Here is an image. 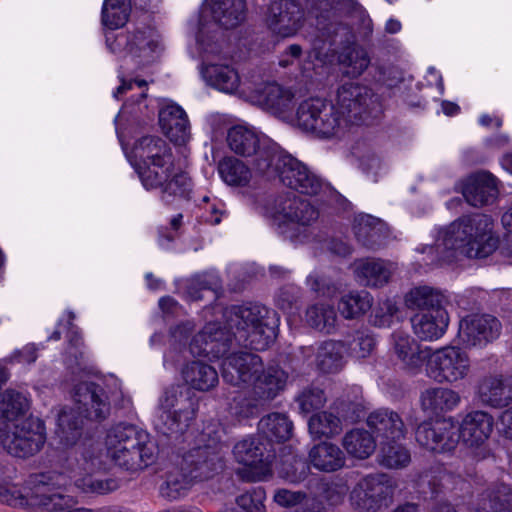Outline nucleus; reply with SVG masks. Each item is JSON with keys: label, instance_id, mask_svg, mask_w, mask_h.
I'll return each instance as SVG.
<instances>
[{"label": "nucleus", "instance_id": "f257e3e1", "mask_svg": "<svg viewBox=\"0 0 512 512\" xmlns=\"http://www.w3.org/2000/svg\"><path fill=\"white\" fill-rule=\"evenodd\" d=\"M225 326L209 322L190 343L193 355L222 357L228 351L232 337L246 342L254 350H265L277 336V313L259 303L230 306L222 311Z\"/></svg>", "mask_w": 512, "mask_h": 512}, {"label": "nucleus", "instance_id": "f03ea898", "mask_svg": "<svg viewBox=\"0 0 512 512\" xmlns=\"http://www.w3.org/2000/svg\"><path fill=\"white\" fill-rule=\"evenodd\" d=\"M133 165L147 189H160L162 200L188 198L192 180L187 172L176 168L168 142L158 135H145L135 140L131 151Z\"/></svg>", "mask_w": 512, "mask_h": 512}, {"label": "nucleus", "instance_id": "7ed1b4c3", "mask_svg": "<svg viewBox=\"0 0 512 512\" xmlns=\"http://www.w3.org/2000/svg\"><path fill=\"white\" fill-rule=\"evenodd\" d=\"M499 237L493 234V221L481 213L464 215L452 222L438 240L439 261H451L456 251L469 258H485L499 248Z\"/></svg>", "mask_w": 512, "mask_h": 512}, {"label": "nucleus", "instance_id": "20e7f679", "mask_svg": "<svg viewBox=\"0 0 512 512\" xmlns=\"http://www.w3.org/2000/svg\"><path fill=\"white\" fill-rule=\"evenodd\" d=\"M220 435L207 427L200 435L198 445L188 451L182 458L180 469L170 471L165 484L161 487V495L169 500L184 496L194 481L210 478L213 473L223 467L220 454Z\"/></svg>", "mask_w": 512, "mask_h": 512}, {"label": "nucleus", "instance_id": "39448f33", "mask_svg": "<svg viewBox=\"0 0 512 512\" xmlns=\"http://www.w3.org/2000/svg\"><path fill=\"white\" fill-rule=\"evenodd\" d=\"M106 456L125 470L138 471L153 464L156 443L150 434L132 424L120 423L109 429L105 438Z\"/></svg>", "mask_w": 512, "mask_h": 512}, {"label": "nucleus", "instance_id": "423d86ee", "mask_svg": "<svg viewBox=\"0 0 512 512\" xmlns=\"http://www.w3.org/2000/svg\"><path fill=\"white\" fill-rule=\"evenodd\" d=\"M75 409L62 410L58 416L57 434L65 445L74 444L81 435L83 417L101 421L110 414V402L104 389L94 382L79 383L74 390Z\"/></svg>", "mask_w": 512, "mask_h": 512}, {"label": "nucleus", "instance_id": "0eeeda50", "mask_svg": "<svg viewBox=\"0 0 512 512\" xmlns=\"http://www.w3.org/2000/svg\"><path fill=\"white\" fill-rule=\"evenodd\" d=\"M197 411L198 400L189 388L180 384L170 385L159 398L155 427L164 435L183 434L195 419Z\"/></svg>", "mask_w": 512, "mask_h": 512}, {"label": "nucleus", "instance_id": "6e6552de", "mask_svg": "<svg viewBox=\"0 0 512 512\" xmlns=\"http://www.w3.org/2000/svg\"><path fill=\"white\" fill-rule=\"evenodd\" d=\"M296 124L306 132L321 138L343 136L349 128V119L336 106L323 98L303 100L296 110Z\"/></svg>", "mask_w": 512, "mask_h": 512}, {"label": "nucleus", "instance_id": "1a4fd4ad", "mask_svg": "<svg viewBox=\"0 0 512 512\" xmlns=\"http://www.w3.org/2000/svg\"><path fill=\"white\" fill-rule=\"evenodd\" d=\"M263 157H272L270 169L262 175L271 179L278 177L287 187L306 195H316L322 188L321 180L311 172L308 167L285 153L280 148L278 150H264Z\"/></svg>", "mask_w": 512, "mask_h": 512}, {"label": "nucleus", "instance_id": "9d476101", "mask_svg": "<svg viewBox=\"0 0 512 512\" xmlns=\"http://www.w3.org/2000/svg\"><path fill=\"white\" fill-rule=\"evenodd\" d=\"M470 373V357L457 346L430 351L425 365L426 376L437 384H456L467 379Z\"/></svg>", "mask_w": 512, "mask_h": 512}, {"label": "nucleus", "instance_id": "9b49d317", "mask_svg": "<svg viewBox=\"0 0 512 512\" xmlns=\"http://www.w3.org/2000/svg\"><path fill=\"white\" fill-rule=\"evenodd\" d=\"M275 219L282 220L280 233L293 242H305L309 238L308 227L319 216L317 209L306 199L295 195L280 198Z\"/></svg>", "mask_w": 512, "mask_h": 512}, {"label": "nucleus", "instance_id": "f8f14e48", "mask_svg": "<svg viewBox=\"0 0 512 512\" xmlns=\"http://www.w3.org/2000/svg\"><path fill=\"white\" fill-rule=\"evenodd\" d=\"M395 489L396 482L388 474H369L353 488L350 501L357 510L376 512L389 504Z\"/></svg>", "mask_w": 512, "mask_h": 512}, {"label": "nucleus", "instance_id": "ddd939ff", "mask_svg": "<svg viewBox=\"0 0 512 512\" xmlns=\"http://www.w3.org/2000/svg\"><path fill=\"white\" fill-rule=\"evenodd\" d=\"M336 108L349 119V126L366 122L368 118L380 111L377 96L370 88L358 83H345L337 89Z\"/></svg>", "mask_w": 512, "mask_h": 512}, {"label": "nucleus", "instance_id": "4468645a", "mask_svg": "<svg viewBox=\"0 0 512 512\" xmlns=\"http://www.w3.org/2000/svg\"><path fill=\"white\" fill-rule=\"evenodd\" d=\"M227 143L231 151L242 157H251L253 169L260 175L270 169L272 157H263L264 150H278L279 146L266 139H261L251 128L236 125L228 130Z\"/></svg>", "mask_w": 512, "mask_h": 512}, {"label": "nucleus", "instance_id": "2eb2a0df", "mask_svg": "<svg viewBox=\"0 0 512 512\" xmlns=\"http://www.w3.org/2000/svg\"><path fill=\"white\" fill-rule=\"evenodd\" d=\"M45 440L44 423L38 418L29 417L14 424L3 435L1 443L9 454L25 458L40 451Z\"/></svg>", "mask_w": 512, "mask_h": 512}, {"label": "nucleus", "instance_id": "dca6fc26", "mask_svg": "<svg viewBox=\"0 0 512 512\" xmlns=\"http://www.w3.org/2000/svg\"><path fill=\"white\" fill-rule=\"evenodd\" d=\"M117 47H123L126 54L138 66H146L160 56L162 51L160 35L150 26H137L117 36Z\"/></svg>", "mask_w": 512, "mask_h": 512}, {"label": "nucleus", "instance_id": "f3484780", "mask_svg": "<svg viewBox=\"0 0 512 512\" xmlns=\"http://www.w3.org/2000/svg\"><path fill=\"white\" fill-rule=\"evenodd\" d=\"M65 485L66 478L60 473L41 474L32 493V503L48 512H91L75 508L76 500L61 491Z\"/></svg>", "mask_w": 512, "mask_h": 512}, {"label": "nucleus", "instance_id": "a211bd4d", "mask_svg": "<svg viewBox=\"0 0 512 512\" xmlns=\"http://www.w3.org/2000/svg\"><path fill=\"white\" fill-rule=\"evenodd\" d=\"M305 11L294 0L272 1L265 12V24L276 38L285 39L295 36L303 27Z\"/></svg>", "mask_w": 512, "mask_h": 512}, {"label": "nucleus", "instance_id": "6ab92c4d", "mask_svg": "<svg viewBox=\"0 0 512 512\" xmlns=\"http://www.w3.org/2000/svg\"><path fill=\"white\" fill-rule=\"evenodd\" d=\"M417 443L423 448L435 452L453 451L459 441V429L453 417L421 423L415 432Z\"/></svg>", "mask_w": 512, "mask_h": 512}, {"label": "nucleus", "instance_id": "aec40b11", "mask_svg": "<svg viewBox=\"0 0 512 512\" xmlns=\"http://www.w3.org/2000/svg\"><path fill=\"white\" fill-rule=\"evenodd\" d=\"M500 321L488 314H473L459 323L458 336L466 347H483L497 339L501 333Z\"/></svg>", "mask_w": 512, "mask_h": 512}, {"label": "nucleus", "instance_id": "412c9836", "mask_svg": "<svg viewBox=\"0 0 512 512\" xmlns=\"http://www.w3.org/2000/svg\"><path fill=\"white\" fill-rule=\"evenodd\" d=\"M262 362L260 356L251 352L232 353L222 362L223 380L234 387L248 388L256 373L262 371Z\"/></svg>", "mask_w": 512, "mask_h": 512}, {"label": "nucleus", "instance_id": "4be33fe9", "mask_svg": "<svg viewBox=\"0 0 512 512\" xmlns=\"http://www.w3.org/2000/svg\"><path fill=\"white\" fill-rule=\"evenodd\" d=\"M266 444L257 437H247L234 445L233 454L235 459L251 468L255 469V476L252 481L263 480L271 473L268 461L264 459Z\"/></svg>", "mask_w": 512, "mask_h": 512}, {"label": "nucleus", "instance_id": "5701e85b", "mask_svg": "<svg viewBox=\"0 0 512 512\" xmlns=\"http://www.w3.org/2000/svg\"><path fill=\"white\" fill-rule=\"evenodd\" d=\"M288 374L279 366H269L256 373L251 384L250 394L259 402H269L285 389Z\"/></svg>", "mask_w": 512, "mask_h": 512}, {"label": "nucleus", "instance_id": "b1692460", "mask_svg": "<svg viewBox=\"0 0 512 512\" xmlns=\"http://www.w3.org/2000/svg\"><path fill=\"white\" fill-rule=\"evenodd\" d=\"M494 425L493 417L484 411L467 413L458 426L460 439L468 447H480L489 438Z\"/></svg>", "mask_w": 512, "mask_h": 512}, {"label": "nucleus", "instance_id": "393cba45", "mask_svg": "<svg viewBox=\"0 0 512 512\" xmlns=\"http://www.w3.org/2000/svg\"><path fill=\"white\" fill-rule=\"evenodd\" d=\"M392 341L393 351L405 369L418 372L423 363L427 362L431 349L423 347L409 334L396 331L392 335Z\"/></svg>", "mask_w": 512, "mask_h": 512}, {"label": "nucleus", "instance_id": "a878e982", "mask_svg": "<svg viewBox=\"0 0 512 512\" xmlns=\"http://www.w3.org/2000/svg\"><path fill=\"white\" fill-rule=\"evenodd\" d=\"M497 179L489 172L469 176L462 188L465 200L474 207L492 203L498 195Z\"/></svg>", "mask_w": 512, "mask_h": 512}, {"label": "nucleus", "instance_id": "bb28decb", "mask_svg": "<svg viewBox=\"0 0 512 512\" xmlns=\"http://www.w3.org/2000/svg\"><path fill=\"white\" fill-rule=\"evenodd\" d=\"M461 403L458 391L443 386L429 387L421 392L420 407L430 416H442L454 411Z\"/></svg>", "mask_w": 512, "mask_h": 512}, {"label": "nucleus", "instance_id": "cd10ccee", "mask_svg": "<svg viewBox=\"0 0 512 512\" xmlns=\"http://www.w3.org/2000/svg\"><path fill=\"white\" fill-rule=\"evenodd\" d=\"M367 425L374 431L380 442L401 440L406 434L401 416L388 408H380L370 413L367 417Z\"/></svg>", "mask_w": 512, "mask_h": 512}, {"label": "nucleus", "instance_id": "c85d7f7f", "mask_svg": "<svg viewBox=\"0 0 512 512\" xmlns=\"http://www.w3.org/2000/svg\"><path fill=\"white\" fill-rule=\"evenodd\" d=\"M159 124L171 142L182 145L190 139V124L186 112L177 104H169L159 111Z\"/></svg>", "mask_w": 512, "mask_h": 512}, {"label": "nucleus", "instance_id": "c756f323", "mask_svg": "<svg viewBox=\"0 0 512 512\" xmlns=\"http://www.w3.org/2000/svg\"><path fill=\"white\" fill-rule=\"evenodd\" d=\"M477 396L484 405L506 407L512 402V379L502 376L484 377L478 384Z\"/></svg>", "mask_w": 512, "mask_h": 512}, {"label": "nucleus", "instance_id": "7c9ffc66", "mask_svg": "<svg viewBox=\"0 0 512 512\" xmlns=\"http://www.w3.org/2000/svg\"><path fill=\"white\" fill-rule=\"evenodd\" d=\"M411 321L414 333L420 339L433 341L444 335L449 317L444 308H436L415 315Z\"/></svg>", "mask_w": 512, "mask_h": 512}, {"label": "nucleus", "instance_id": "2f4dec72", "mask_svg": "<svg viewBox=\"0 0 512 512\" xmlns=\"http://www.w3.org/2000/svg\"><path fill=\"white\" fill-rule=\"evenodd\" d=\"M181 376L191 391L208 392L219 383L217 370L200 360L186 363L181 369Z\"/></svg>", "mask_w": 512, "mask_h": 512}, {"label": "nucleus", "instance_id": "473e14b6", "mask_svg": "<svg viewBox=\"0 0 512 512\" xmlns=\"http://www.w3.org/2000/svg\"><path fill=\"white\" fill-rule=\"evenodd\" d=\"M309 461L319 471L335 472L344 467L346 457L339 446L323 441L310 449Z\"/></svg>", "mask_w": 512, "mask_h": 512}, {"label": "nucleus", "instance_id": "72a5a7b5", "mask_svg": "<svg viewBox=\"0 0 512 512\" xmlns=\"http://www.w3.org/2000/svg\"><path fill=\"white\" fill-rule=\"evenodd\" d=\"M256 93L258 101L275 113H284L293 107V92L275 82L262 84Z\"/></svg>", "mask_w": 512, "mask_h": 512}, {"label": "nucleus", "instance_id": "f704fd0d", "mask_svg": "<svg viewBox=\"0 0 512 512\" xmlns=\"http://www.w3.org/2000/svg\"><path fill=\"white\" fill-rule=\"evenodd\" d=\"M211 13L214 21L225 29L242 23L246 16L244 0H210Z\"/></svg>", "mask_w": 512, "mask_h": 512}, {"label": "nucleus", "instance_id": "c9c22d12", "mask_svg": "<svg viewBox=\"0 0 512 512\" xmlns=\"http://www.w3.org/2000/svg\"><path fill=\"white\" fill-rule=\"evenodd\" d=\"M355 273L361 284L379 287L391 276L390 265L379 259H365L355 263Z\"/></svg>", "mask_w": 512, "mask_h": 512}, {"label": "nucleus", "instance_id": "e433bc0d", "mask_svg": "<svg viewBox=\"0 0 512 512\" xmlns=\"http://www.w3.org/2000/svg\"><path fill=\"white\" fill-rule=\"evenodd\" d=\"M316 366L322 373H338L344 367V345L338 341L322 342L316 353Z\"/></svg>", "mask_w": 512, "mask_h": 512}, {"label": "nucleus", "instance_id": "4c0bfd02", "mask_svg": "<svg viewBox=\"0 0 512 512\" xmlns=\"http://www.w3.org/2000/svg\"><path fill=\"white\" fill-rule=\"evenodd\" d=\"M383 223L370 215H362L355 219L354 233L357 240L369 249H376L383 242Z\"/></svg>", "mask_w": 512, "mask_h": 512}, {"label": "nucleus", "instance_id": "58836bf2", "mask_svg": "<svg viewBox=\"0 0 512 512\" xmlns=\"http://www.w3.org/2000/svg\"><path fill=\"white\" fill-rule=\"evenodd\" d=\"M258 430L268 441L283 442L291 437L293 423L287 415L274 412L259 421Z\"/></svg>", "mask_w": 512, "mask_h": 512}, {"label": "nucleus", "instance_id": "ea45409f", "mask_svg": "<svg viewBox=\"0 0 512 512\" xmlns=\"http://www.w3.org/2000/svg\"><path fill=\"white\" fill-rule=\"evenodd\" d=\"M203 73L211 86L226 93L234 92L240 83L237 71L229 65L210 63Z\"/></svg>", "mask_w": 512, "mask_h": 512}, {"label": "nucleus", "instance_id": "a19ab883", "mask_svg": "<svg viewBox=\"0 0 512 512\" xmlns=\"http://www.w3.org/2000/svg\"><path fill=\"white\" fill-rule=\"evenodd\" d=\"M218 172L226 184L235 187L248 185L252 177L250 168L232 156L225 157L219 162Z\"/></svg>", "mask_w": 512, "mask_h": 512}, {"label": "nucleus", "instance_id": "79ce46f5", "mask_svg": "<svg viewBox=\"0 0 512 512\" xmlns=\"http://www.w3.org/2000/svg\"><path fill=\"white\" fill-rule=\"evenodd\" d=\"M342 445L350 455L365 459L375 451L376 440L367 430L353 429L345 434Z\"/></svg>", "mask_w": 512, "mask_h": 512}, {"label": "nucleus", "instance_id": "37998d69", "mask_svg": "<svg viewBox=\"0 0 512 512\" xmlns=\"http://www.w3.org/2000/svg\"><path fill=\"white\" fill-rule=\"evenodd\" d=\"M512 504V491L504 483L489 487L480 498L478 510L481 512H501Z\"/></svg>", "mask_w": 512, "mask_h": 512}, {"label": "nucleus", "instance_id": "c03bdc74", "mask_svg": "<svg viewBox=\"0 0 512 512\" xmlns=\"http://www.w3.org/2000/svg\"><path fill=\"white\" fill-rule=\"evenodd\" d=\"M373 298L366 291H351L344 294L338 302V310L346 319H355L372 307Z\"/></svg>", "mask_w": 512, "mask_h": 512}, {"label": "nucleus", "instance_id": "a18cd8bd", "mask_svg": "<svg viewBox=\"0 0 512 512\" xmlns=\"http://www.w3.org/2000/svg\"><path fill=\"white\" fill-rule=\"evenodd\" d=\"M398 441L380 442L379 463L388 469H403L411 462L410 451Z\"/></svg>", "mask_w": 512, "mask_h": 512}, {"label": "nucleus", "instance_id": "49530a36", "mask_svg": "<svg viewBox=\"0 0 512 512\" xmlns=\"http://www.w3.org/2000/svg\"><path fill=\"white\" fill-rule=\"evenodd\" d=\"M305 320L315 330L329 334L335 329L337 315L332 305L317 303L308 307Z\"/></svg>", "mask_w": 512, "mask_h": 512}, {"label": "nucleus", "instance_id": "de8ad7c7", "mask_svg": "<svg viewBox=\"0 0 512 512\" xmlns=\"http://www.w3.org/2000/svg\"><path fill=\"white\" fill-rule=\"evenodd\" d=\"M445 297L439 291L428 287H416L405 296V303L411 309L432 310L443 308Z\"/></svg>", "mask_w": 512, "mask_h": 512}, {"label": "nucleus", "instance_id": "09e8293b", "mask_svg": "<svg viewBox=\"0 0 512 512\" xmlns=\"http://www.w3.org/2000/svg\"><path fill=\"white\" fill-rule=\"evenodd\" d=\"M308 428L313 438H331L342 431L340 418L327 411L312 415Z\"/></svg>", "mask_w": 512, "mask_h": 512}, {"label": "nucleus", "instance_id": "8fccbe9b", "mask_svg": "<svg viewBox=\"0 0 512 512\" xmlns=\"http://www.w3.org/2000/svg\"><path fill=\"white\" fill-rule=\"evenodd\" d=\"M128 0H105L102 8V22L110 29L122 27L128 20Z\"/></svg>", "mask_w": 512, "mask_h": 512}, {"label": "nucleus", "instance_id": "3c124183", "mask_svg": "<svg viewBox=\"0 0 512 512\" xmlns=\"http://www.w3.org/2000/svg\"><path fill=\"white\" fill-rule=\"evenodd\" d=\"M29 409V400L25 394L8 389L0 400V412L3 417L11 421L24 414Z\"/></svg>", "mask_w": 512, "mask_h": 512}, {"label": "nucleus", "instance_id": "603ef678", "mask_svg": "<svg viewBox=\"0 0 512 512\" xmlns=\"http://www.w3.org/2000/svg\"><path fill=\"white\" fill-rule=\"evenodd\" d=\"M220 283L215 276H200L195 278L188 288L192 300L198 301L204 298L216 300L219 297Z\"/></svg>", "mask_w": 512, "mask_h": 512}, {"label": "nucleus", "instance_id": "864d4df0", "mask_svg": "<svg viewBox=\"0 0 512 512\" xmlns=\"http://www.w3.org/2000/svg\"><path fill=\"white\" fill-rule=\"evenodd\" d=\"M469 487V483L460 475L444 471L439 475L438 483L433 482L432 491L436 496L449 493L458 497L461 492L467 491Z\"/></svg>", "mask_w": 512, "mask_h": 512}, {"label": "nucleus", "instance_id": "5fc2aeb1", "mask_svg": "<svg viewBox=\"0 0 512 512\" xmlns=\"http://www.w3.org/2000/svg\"><path fill=\"white\" fill-rule=\"evenodd\" d=\"M295 400L300 411L307 414L322 408L326 403V396L320 387L308 385L298 393Z\"/></svg>", "mask_w": 512, "mask_h": 512}, {"label": "nucleus", "instance_id": "6e6d98bb", "mask_svg": "<svg viewBox=\"0 0 512 512\" xmlns=\"http://www.w3.org/2000/svg\"><path fill=\"white\" fill-rule=\"evenodd\" d=\"M341 63L347 67V75L358 77L368 68L370 58L364 48L353 47L342 55Z\"/></svg>", "mask_w": 512, "mask_h": 512}, {"label": "nucleus", "instance_id": "4d7b16f0", "mask_svg": "<svg viewBox=\"0 0 512 512\" xmlns=\"http://www.w3.org/2000/svg\"><path fill=\"white\" fill-rule=\"evenodd\" d=\"M353 400L342 398L336 403V409L342 418L349 422H356L364 416V403L359 388H355Z\"/></svg>", "mask_w": 512, "mask_h": 512}, {"label": "nucleus", "instance_id": "13d9d810", "mask_svg": "<svg viewBox=\"0 0 512 512\" xmlns=\"http://www.w3.org/2000/svg\"><path fill=\"white\" fill-rule=\"evenodd\" d=\"M77 487L86 493L106 494L116 490L119 483L114 478H97L92 475L79 478L75 481Z\"/></svg>", "mask_w": 512, "mask_h": 512}, {"label": "nucleus", "instance_id": "bf43d9fd", "mask_svg": "<svg viewBox=\"0 0 512 512\" xmlns=\"http://www.w3.org/2000/svg\"><path fill=\"white\" fill-rule=\"evenodd\" d=\"M266 492L262 487H255L236 498L237 506L242 512H266L264 501Z\"/></svg>", "mask_w": 512, "mask_h": 512}, {"label": "nucleus", "instance_id": "052dcab7", "mask_svg": "<svg viewBox=\"0 0 512 512\" xmlns=\"http://www.w3.org/2000/svg\"><path fill=\"white\" fill-rule=\"evenodd\" d=\"M0 501L10 506H22L26 504L25 498L20 491L4 480L0 479Z\"/></svg>", "mask_w": 512, "mask_h": 512}, {"label": "nucleus", "instance_id": "680f3d73", "mask_svg": "<svg viewBox=\"0 0 512 512\" xmlns=\"http://www.w3.org/2000/svg\"><path fill=\"white\" fill-rule=\"evenodd\" d=\"M398 312L396 304L392 300H385L379 304V307L375 310L374 324L382 327L389 326L392 317Z\"/></svg>", "mask_w": 512, "mask_h": 512}, {"label": "nucleus", "instance_id": "e2e57ef3", "mask_svg": "<svg viewBox=\"0 0 512 512\" xmlns=\"http://www.w3.org/2000/svg\"><path fill=\"white\" fill-rule=\"evenodd\" d=\"M306 498V494L301 491H292L288 489H278L275 491L273 500L281 507H293L300 504Z\"/></svg>", "mask_w": 512, "mask_h": 512}, {"label": "nucleus", "instance_id": "0e129e2a", "mask_svg": "<svg viewBox=\"0 0 512 512\" xmlns=\"http://www.w3.org/2000/svg\"><path fill=\"white\" fill-rule=\"evenodd\" d=\"M308 466L301 459H294L290 467H284L282 470L283 477L291 483H299L303 481L308 473Z\"/></svg>", "mask_w": 512, "mask_h": 512}, {"label": "nucleus", "instance_id": "69168bd1", "mask_svg": "<svg viewBox=\"0 0 512 512\" xmlns=\"http://www.w3.org/2000/svg\"><path fill=\"white\" fill-rule=\"evenodd\" d=\"M265 402L256 401L251 395V398H245L240 403L232 407L235 415L241 418L253 417L259 412V408L263 406Z\"/></svg>", "mask_w": 512, "mask_h": 512}, {"label": "nucleus", "instance_id": "338daca9", "mask_svg": "<svg viewBox=\"0 0 512 512\" xmlns=\"http://www.w3.org/2000/svg\"><path fill=\"white\" fill-rule=\"evenodd\" d=\"M97 452L98 448L93 444L83 451L82 457L85 471L93 472L104 467L105 462L100 458V455Z\"/></svg>", "mask_w": 512, "mask_h": 512}, {"label": "nucleus", "instance_id": "774afa93", "mask_svg": "<svg viewBox=\"0 0 512 512\" xmlns=\"http://www.w3.org/2000/svg\"><path fill=\"white\" fill-rule=\"evenodd\" d=\"M347 492V487L340 484H324L322 497L331 505L342 502Z\"/></svg>", "mask_w": 512, "mask_h": 512}]
</instances>
